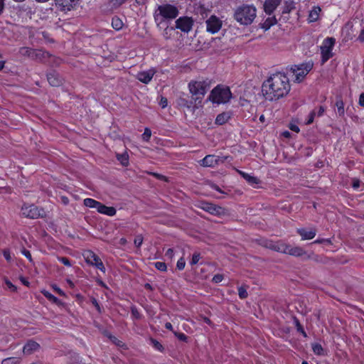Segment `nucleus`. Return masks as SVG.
Instances as JSON below:
<instances>
[{
	"mask_svg": "<svg viewBox=\"0 0 364 364\" xmlns=\"http://www.w3.org/2000/svg\"><path fill=\"white\" fill-rule=\"evenodd\" d=\"M112 26L116 31H119L123 27V22L118 16H114L112 19Z\"/></svg>",
	"mask_w": 364,
	"mask_h": 364,
	"instance_id": "473e14b6",
	"label": "nucleus"
},
{
	"mask_svg": "<svg viewBox=\"0 0 364 364\" xmlns=\"http://www.w3.org/2000/svg\"><path fill=\"white\" fill-rule=\"evenodd\" d=\"M287 244L282 241H274L273 245H272V250L280 253L285 254Z\"/></svg>",
	"mask_w": 364,
	"mask_h": 364,
	"instance_id": "bb28decb",
	"label": "nucleus"
},
{
	"mask_svg": "<svg viewBox=\"0 0 364 364\" xmlns=\"http://www.w3.org/2000/svg\"><path fill=\"white\" fill-rule=\"evenodd\" d=\"M21 214L23 217L30 219L43 218L46 216V212L43 208H38L34 204H23L21 207Z\"/></svg>",
	"mask_w": 364,
	"mask_h": 364,
	"instance_id": "423d86ee",
	"label": "nucleus"
},
{
	"mask_svg": "<svg viewBox=\"0 0 364 364\" xmlns=\"http://www.w3.org/2000/svg\"><path fill=\"white\" fill-rule=\"evenodd\" d=\"M357 40L358 41H360V43H363L364 42V28H363L357 38Z\"/></svg>",
	"mask_w": 364,
	"mask_h": 364,
	"instance_id": "69168bd1",
	"label": "nucleus"
},
{
	"mask_svg": "<svg viewBox=\"0 0 364 364\" xmlns=\"http://www.w3.org/2000/svg\"><path fill=\"white\" fill-rule=\"evenodd\" d=\"M194 21L192 17L181 16L175 21V28L183 33H188L192 30Z\"/></svg>",
	"mask_w": 364,
	"mask_h": 364,
	"instance_id": "9b49d317",
	"label": "nucleus"
},
{
	"mask_svg": "<svg viewBox=\"0 0 364 364\" xmlns=\"http://www.w3.org/2000/svg\"><path fill=\"white\" fill-rule=\"evenodd\" d=\"M47 80L53 87H59L63 83V78L55 70H52L47 74Z\"/></svg>",
	"mask_w": 364,
	"mask_h": 364,
	"instance_id": "2eb2a0df",
	"label": "nucleus"
},
{
	"mask_svg": "<svg viewBox=\"0 0 364 364\" xmlns=\"http://www.w3.org/2000/svg\"><path fill=\"white\" fill-rule=\"evenodd\" d=\"M321 9L319 6H314L313 9L310 11L309 15V21L310 22H315L319 18V14L321 12Z\"/></svg>",
	"mask_w": 364,
	"mask_h": 364,
	"instance_id": "cd10ccee",
	"label": "nucleus"
},
{
	"mask_svg": "<svg viewBox=\"0 0 364 364\" xmlns=\"http://www.w3.org/2000/svg\"><path fill=\"white\" fill-rule=\"evenodd\" d=\"M117 158L118 161H119L120 163L123 166H127L128 165V164H129V157H128L127 154H117Z\"/></svg>",
	"mask_w": 364,
	"mask_h": 364,
	"instance_id": "4c0bfd02",
	"label": "nucleus"
},
{
	"mask_svg": "<svg viewBox=\"0 0 364 364\" xmlns=\"http://www.w3.org/2000/svg\"><path fill=\"white\" fill-rule=\"evenodd\" d=\"M132 315L136 319H140L141 317V314L139 312L136 306H133L131 307Z\"/></svg>",
	"mask_w": 364,
	"mask_h": 364,
	"instance_id": "49530a36",
	"label": "nucleus"
},
{
	"mask_svg": "<svg viewBox=\"0 0 364 364\" xmlns=\"http://www.w3.org/2000/svg\"><path fill=\"white\" fill-rule=\"evenodd\" d=\"M39 348L40 345L37 342L30 340L24 345L23 352L24 354L30 355L38 350Z\"/></svg>",
	"mask_w": 364,
	"mask_h": 364,
	"instance_id": "4be33fe9",
	"label": "nucleus"
},
{
	"mask_svg": "<svg viewBox=\"0 0 364 364\" xmlns=\"http://www.w3.org/2000/svg\"><path fill=\"white\" fill-rule=\"evenodd\" d=\"M313 352L317 355H324V350L321 344L314 343L311 345Z\"/></svg>",
	"mask_w": 364,
	"mask_h": 364,
	"instance_id": "f704fd0d",
	"label": "nucleus"
},
{
	"mask_svg": "<svg viewBox=\"0 0 364 364\" xmlns=\"http://www.w3.org/2000/svg\"><path fill=\"white\" fill-rule=\"evenodd\" d=\"M257 16L255 6L242 4L237 6L234 11V18L240 25L248 26L252 23Z\"/></svg>",
	"mask_w": 364,
	"mask_h": 364,
	"instance_id": "f03ea898",
	"label": "nucleus"
},
{
	"mask_svg": "<svg viewBox=\"0 0 364 364\" xmlns=\"http://www.w3.org/2000/svg\"><path fill=\"white\" fill-rule=\"evenodd\" d=\"M200 259V254L198 252H195L193 254L192 259L190 262V264L191 265L196 264L198 262Z\"/></svg>",
	"mask_w": 364,
	"mask_h": 364,
	"instance_id": "37998d69",
	"label": "nucleus"
},
{
	"mask_svg": "<svg viewBox=\"0 0 364 364\" xmlns=\"http://www.w3.org/2000/svg\"><path fill=\"white\" fill-rule=\"evenodd\" d=\"M224 277L223 274H217L215 275H214V277H213L212 279V281L214 283H220L223 281Z\"/></svg>",
	"mask_w": 364,
	"mask_h": 364,
	"instance_id": "603ef678",
	"label": "nucleus"
},
{
	"mask_svg": "<svg viewBox=\"0 0 364 364\" xmlns=\"http://www.w3.org/2000/svg\"><path fill=\"white\" fill-rule=\"evenodd\" d=\"M174 335L177 338L181 341L186 342L188 340V336L183 333H179L176 331H173Z\"/></svg>",
	"mask_w": 364,
	"mask_h": 364,
	"instance_id": "a18cd8bd",
	"label": "nucleus"
},
{
	"mask_svg": "<svg viewBox=\"0 0 364 364\" xmlns=\"http://www.w3.org/2000/svg\"><path fill=\"white\" fill-rule=\"evenodd\" d=\"M316 114V110L315 109L312 110L310 112V114H309V118H308V120L306 122V124H311V123H313Z\"/></svg>",
	"mask_w": 364,
	"mask_h": 364,
	"instance_id": "3c124183",
	"label": "nucleus"
},
{
	"mask_svg": "<svg viewBox=\"0 0 364 364\" xmlns=\"http://www.w3.org/2000/svg\"><path fill=\"white\" fill-rule=\"evenodd\" d=\"M149 343L153 346V348L160 352H163L164 350V348L162 344L153 338H149Z\"/></svg>",
	"mask_w": 364,
	"mask_h": 364,
	"instance_id": "c9c22d12",
	"label": "nucleus"
},
{
	"mask_svg": "<svg viewBox=\"0 0 364 364\" xmlns=\"http://www.w3.org/2000/svg\"><path fill=\"white\" fill-rule=\"evenodd\" d=\"M273 243H274V241H272V240H264L262 242V246L272 250V245H273Z\"/></svg>",
	"mask_w": 364,
	"mask_h": 364,
	"instance_id": "4d7b16f0",
	"label": "nucleus"
},
{
	"mask_svg": "<svg viewBox=\"0 0 364 364\" xmlns=\"http://www.w3.org/2000/svg\"><path fill=\"white\" fill-rule=\"evenodd\" d=\"M277 23V20L274 16L267 18L264 23L261 24V28L264 31L269 30L272 26Z\"/></svg>",
	"mask_w": 364,
	"mask_h": 364,
	"instance_id": "c85d7f7f",
	"label": "nucleus"
},
{
	"mask_svg": "<svg viewBox=\"0 0 364 364\" xmlns=\"http://www.w3.org/2000/svg\"><path fill=\"white\" fill-rule=\"evenodd\" d=\"M178 13V8L173 5H159L154 13V20L158 27H161V25L168 23L169 20L176 18Z\"/></svg>",
	"mask_w": 364,
	"mask_h": 364,
	"instance_id": "7ed1b4c3",
	"label": "nucleus"
},
{
	"mask_svg": "<svg viewBox=\"0 0 364 364\" xmlns=\"http://www.w3.org/2000/svg\"><path fill=\"white\" fill-rule=\"evenodd\" d=\"M143 242V237L141 235H137L134 238V243L136 247H140Z\"/></svg>",
	"mask_w": 364,
	"mask_h": 364,
	"instance_id": "8fccbe9b",
	"label": "nucleus"
},
{
	"mask_svg": "<svg viewBox=\"0 0 364 364\" xmlns=\"http://www.w3.org/2000/svg\"><path fill=\"white\" fill-rule=\"evenodd\" d=\"M238 295L239 297L242 299H246L248 296L247 289L245 287H240L238 288Z\"/></svg>",
	"mask_w": 364,
	"mask_h": 364,
	"instance_id": "a19ab883",
	"label": "nucleus"
},
{
	"mask_svg": "<svg viewBox=\"0 0 364 364\" xmlns=\"http://www.w3.org/2000/svg\"><path fill=\"white\" fill-rule=\"evenodd\" d=\"M97 212L102 214L107 215L108 216H114L117 210L114 207H108L105 205L102 204V203H100V205L97 208Z\"/></svg>",
	"mask_w": 364,
	"mask_h": 364,
	"instance_id": "b1692460",
	"label": "nucleus"
},
{
	"mask_svg": "<svg viewBox=\"0 0 364 364\" xmlns=\"http://www.w3.org/2000/svg\"><path fill=\"white\" fill-rule=\"evenodd\" d=\"M5 284L6 287L10 289V291L15 292L17 291V287L14 285L9 280L6 279L5 281Z\"/></svg>",
	"mask_w": 364,
	"mask_h": 364,
	"instance_id": "864d4df0",
	"label": "nucleus"
},
{
	"mask_svg": "<svg viewBox=\"0 0 364 364\" xmlns=\"http://www.w3.org/2000/svg\"><path fill=\"white\" fill-rule=\"evenodd\" d=\"M167 105H168V100H167L166 97H161L160 99V101H159V105L162 108H165L167 106Z\"/></svg>",
	"mask_w": 364,
	"mask_h": 364,
	"instance_id": "052dcab7",
	"label": "nucleus"
},
{
	"mask_svg": "<svg viewBox=\"0 0 364 364\" xmlns=\"http://www.w3.org/2000/svg\"><path fill=\"white\" fill-rule=\"evenodd\" d=\"M232 97L230 88L227 86L218 85L210 92L208 100L213 103L225 104Z\"/></svg>",
	"mask_w": 364,
	"mask_h": 364,
	"instance_id": "20e7f679",
	"label": "nucleus"
},
{
	"mask_svg": "<svg viewBox=\"0 0 364 364\" xmlns=\"http://www.w3.org/2000/svg\"><path fill=\"white\" fill-rule=\"evenodd\" d=\"M294 321L295 326H296V330H297L299 332H300V333L304 336V337H305V338H306V337H307V335H306V332H305V331H304V329L303 326H301V324L300 323V322H299V319H298V318H294Z\"/></svg>",
	"mask_w": 364,
	"mask_h": 364,
	"instance_id": "ea45409f",
	"label": "nucleus"
},
{
	"mask_svg": "<svg viewBox=\"0 0 364 364\" xmlns=\"http://www.w3.org/2000/svg\"><path fill=\"white\" fill-rule=\"evenodd\" d=\"M325 111V108L323 106H320L319 108H318V112H316V116L317 115L318 117H321L323 115V112Z\"/></svg>",
	"mask_w": 364,
	"mask_h": 364,
	"instance_id": "338daca9",
	"label": "nucleus"
},
{
	"mask_svg": "<svg viewBox=\"0 0 364 364\" xmlns=\"http://www.w3.org/2000/svg\"><path fill=\"white\" fill-rule=\"evenodd\" d=\"M295 9V2L294 0H288L284 2L282 8V14H289L291 11Z\"/></svg>",
	"mask_w": 364,
	"mask_h": 364,
	"instance_id": "c756f323",
	"label": "nucleus"
},
{
	"mask_svg": "<svg viewBox=\"0 0 364 364\" xmlns=\"http://www.w3.org/2000/svg\"><path fill=\"white\" fill-rule=\"evenodd\" d=\"M314 64L312 62L302 63L299 65H294L291 68V70L295 75V81L300 82L303 80L304 77L313 68Z\"/></svg>",
	"mask_w": 364,
	"mask_h": 364,
	"instance_id": "1a4fd4ad",
	"label": "nucleus"
},
{
	"mask_svg": "<svg viewBox=\"0 0 364 364\" xmlns=\"http://www.w3.org/2000/svg\"><path fill=\"white\" fill-rule=\"evenodd\" d=\"M20 360L16 357H10L2 360L1 364H19Z\"/></svg>",
	"mask_w": 364,
	"mask_h": 364,
	"instance_id": "58836bf2",
	"label": "nucleus"
},
{
	"mask_svg": "<svg viewBox=\"0 0 364 364\" xmlns=\"http://www.w3.org/2000/svg\"><path fill=\"white\" fill-rule=\"evenodd\" d=\"M209 87L208 83L205 81H191L188 83L190 93L195 102L200 104Z\"/></svg>",
	"mask_w": 364,
	"mask_h": 364,
	"instance_id": "39448f33",
	"label": "nucleus"
},
{
	"mask_svg": "<svg viewBox=\"0 0 364 364\" xmlns=\"http://www.w3.org/2000/svg\"><path fill=\"white\" fill-rule=\"evenodd\" d=\"M100 202L97 201L92 198H85L83 200V204L85 206L91 208H95L97 210L98 208V206L100 205Z\"/></svg>",
	"mask_w": 364,
	"mask_h": 364,
	"instance_id": "2f4dec72",
	"label": "nucleus"
},
{
	"mask_svg": "<svg viewBox=\"0 0 364 364\" xmlns=\"http://www.w3.org/2000/svg\"><path fill=\"white\" fill-rule=\"evenodd\" d=\"M220 159L214 155H208L202 160V165L206 167H215L219 164Z\"/></svg>",
	"mask_w": 364,
	"mask_h": 364,
	"instance_id": "412c9836",
	"label": "nucleus"
},
{
	"mask_svg": "<svg viewBox=\"0 0 364 364\" xmlns=\"http://www.w3.org/2000/svg\"><path fill=\"white\" fill-rule=\"evenodd\" d=\"M21 253L30 261L32 262V257L31 252L26 248L21 250Z\"/></svg>",
	"mask_w": 364,
	"mask_h": 364,
	"instance_id": "5fc2aeb1",
	"label": "nucleus"
},
{
	"mask_svg": "<svg viewBox=\"0 0 364 364\" xmlns=\"http://www.w3.org/2000/svg\"><path fill=\"white\" fill-rule=\"evenodd\" d=\"M176 103L178 107L182 108H187L192 112H194L198 108V102H195L192 96L189 99L188 95L182 94L176 100Z\"/></svg>",
	"mask_w": 364,
	"mask_h": 364,
	"instance_id": "9d476101",
	"label": "nucleus"
},
{
	"mask_svg": "<svg viewBox=\"0 0 364 364\" xmlns=\"http://www.w3.org/2000/svg\"><path fill=\"white\" fill-rule=\"evenodd\" d=\"M281 1L282 0H267L264 4V10L265 13L271 15L280 4Z\"/></svg>",
	"mask_w": 364,
	"mask_h": 364,
	"instance_id": "aec40b11",
	"label": "nucleus"
},
{
	"mask_svg": "<svg viewBox=\"0 0 364 364\" xmlns=\"http://www.w3.org/2000/svg\"><path fill=\"white\" fill-rule=\"evenodd\" d=\"M42 294L46 299H48L49 301H52L53 303L56 304H61V301L56 296L53 295L49 291H48L46 290H43V291H42Z\"/></svg>",
	"mask_w": 364,
	"mask_h": 364,
	"instance_id": "72a5a7b5",
	"label": "nucleus"
},
{
	"mask_svg": "<svg viewBox=\"0 0 364 364\" xmlns=\"http://www.w3.org/2000/svg\"><path fill=\"white\" fill-rule=\"evenodd\" d=\"M165 255L168 258L171 259L173 256V250L172 248H169L166 250Z\"/></svg>",
	"mask_w": 364,
	"mask_h": 364,
	"instance_id": "0e129e2a",
	"label": "nucleus"
},
{
	"mask_svg": "<svg viewBox=\"0 0 364 364\" xmlns=\"http://www.w3.org/2000/svg\"><path fill=\"white\" fill-rule=\"evenodd\" d=\"M238 173L249 184L255 187L257 185L259 184L261 182L258 178L254 176H251L249 173H247L244 171H238Z\"/></svg>",
	"mask_w": 364,
	"mask_h": 364,
	"instance_id": "5701e85b",
	"label": "nucleus"
},
{
	"mask_svg": "<svg viewBox=\"0 0 364 364\" xmlns=\"http://www.w3.org/2000/svg\"><path fill=\"white\" fill-rule=\"evenodd\" d=\"M296 232L303 240L313 239L316 235V230L315 228H310L309 230L299 228Z\"/></svg>",
	"mask_w": 364,
	"mask_h": 364,
	"instance_id": "a211bd4d",
	"label": "nucleus"
},
{
	"mask_svg": "<svg viewBox=\"0 0 364 364\" xmlns=\"http://www.w3.org/2000/svg\"><path fill=\"white\" fill-rule=\"evenodd\" d=\"M154 74H155V72L153 70H149L147 71H142V72H139L137 74L136 78L140 82L147 84L151 80Z\"/></svg>",
	"mask_w": 364,
	"mask_h": 364,
	"instance_id": "6ab92c4d",
	"label": "nucleus"
},
{
	"mask_svg": "<svg viewBox=\"0 0 364 364\" xmlns=\"http://www.w3.org/2000/svg\"><path fill=\"white\" fill-rule=\"evenodd\" d=\"M359 105L364 107V92L361 93L359 97Z\"/></svg>",
	"mask_w": 364,
	"mask_h": 364,
	"instance_id": "774afa93",
	"label": "nucleus"
},
{
	"mask_svg": "<svg viewBox=\"0 0 364 364\" xmlns=\"http://www.w3.org/2000/svg\"><path fill=\"white\" fill-rule=\"evenodd\" d=\"M154 267L161 272H166L167 269V266L164 262H156L154 263Z\"/></svg>",
	"mask_w": 364,
	"mask_h": 364,
	"instance_id": "79ce46f5",
	"label": "nucleus"
},
{
	"mask_svg": "<svg viewBox=\"0 0 364 364\" xmlns=\"http://www.w3.org/2000/svg\"><path fill=\"white\" fill-rule=\"evenodd\" d=\"M78 1L79 0H54L55 7L65 13L73 10Z\"/></svg>",
	"mask_w": 364,
	"mask_h": 364,
	"instance_id": "ddd939ff",
	"label": "nucleus"
},
{
	"mask_svg": "<svg viewBox=\"0 0 364 364\" xmlns=\"http://www.w3.org/2000/svg\"><path fill=\"white\" fill-rule=\"evenodd\" d=\"M52 287H53V289H54V291L55 292H57L59 295H60L62 296H65V292L63 290H61L57 285L54 284Z\"/></svg>",
	"mask_w": 364,
	"mask_h": 364,
	"instance_id": "680f3d73",
	"label": "nucleus"
},
{
	"mask_svg": "<svg viewBox=\"0 0 364 364\" xmlns=\"http://www.w3.org/2000/svg\"><path fill=\"white\" fill-rule=\"evenodd\" d=\"M205 24H206V31L208 33L214 34L220 30L222 25H223V21L219 17H218L215 15H211L205 21Z\"/></svg>",
	"mask_w": 364,
	"mask_h": 364,
	"instance_id": "f8f14e48",
	"label": "nucleus"
},
{
	"mask_svg": "<svg viewBox=\"0 0 364 364\" xmlns=\"http://www.w3.org/2000/svg\"><path fill=\"white\" fill-rule=\"evenodd\" d=\"M149 174L154 176L156 178H157L159 180L168 181L167 177L164 175H161L160 173H155V172H150Z\"/></svg>",
	"mask_w": 364,
	"mask_h": 364,
	"instance_id": "09e8293b",
	"label": "nucleus"
},
{
	"mask_svg": "<svg viewBox=\"0 0 364 364\" xmlns=\"http://www.w3.org/2000/svg\"><path fill=\"white\" fill-rule=\"evenodd\" d=\"M289 77L283 73L272 75L265 80L262 91L267 100L274 101L285 97L290 91Z\"/></svg>",
	"mask_w": 364,
	"mask_h": 364,
	"instance_id": "f257e3e1",
	"label": "nucleus"
},
{
	"mask_svg": "<svg viewBox=\"0 0 364 364\" xmlns=\"http://www.w3.org/2000/svg\"><path fill=\"white\" fill-rule=\"evenodd\" d=\"M160 28H164L162 36L166 40H169L173 37L174 33L175 27L168 26V23L161 25Z\"/></svg>",
	"mask_w": 364,
	"mask_h": 364,
	"instance_id": "393cba45",
	"label": "nucleus"
},
{
	"mask_svg": "<svg viewBox=\"0 0 364 364\" xmlns=\"http://www.w3.org/2000/svg\"><path fill=\"white\" fill-rule=\"evenodd\" d=\"M58 259L64 265L68 266V267H70L71 266V263H70V262L68 258H67L65 257H59Z\"/></svg>",
	"mask_w": 364,
	"mask_h": 364,
	"instance_id": "6e6d98bb",
	"label": "nucleus"
},
{
	"mask_svg": "<svg viewBox=\"0 0 364 364\" xmlns=\"http://www.w3.org/2000/svg\"><path fill=\"white\" fill-rule=\"evenodd\" d=\"M336 39L333 37L325 38L321 46V64H324L333 57L332 50L335 45Z\"/></svg>",
	"mask_w": 364,
	"mask_h": 364,
	"instance_id": "6e6552de",
	"label": "nucleus"
},
{
	"mask_svg": "<svg viewBox=\"0 0 364 364\" xmlns=\"http://www.w3.org/2000/svg\"><path fill=\"white\" fill-rule=\"evenodd\" d=\"M231 117L230 112H223L219 114L215 119V124L218 125H223L225 124Z\"/></svg>",
	"mask_w": 364,
	"mask_h": 364,
	"instance_id": "a878e982",
	"label": "nucleus"
},
{
	"mask_svg": "<svg viewBox=\"0 0 364 364\" xmlns=\"http://www.w3.org/2000/svg\"><path fill=\"white\" fill-rule=\"evenodd\" d=\"M336 106L339 116H343L345 114L344 103L341 97L336 98Z\"/></svg>",
	"mask_w": 364,
	"mask_h": 364,
	"instance_id": "7c9ffc66",
	"label": "nucleus"
},
{
	"mask_svg": "<svg viewBox=\"0 0 364 364\" xmlns=\"http://www.w3.org/2000/svg\"><path fill=\"white\" fill-rule=\"evenodd\" d=\"M186 265V261L183 257H181L176 264V267L178 270H183Z\"/></svg>",
	"mask_w": 364,
	"mask_h": 364,
	"instance_id": "de8ad7c7",
	"label": "nucleus"
},
{
	"mask_svg": "<svg viewBox=\"0 0 364 364\" xmlns=\"http://www.w3.org/2000/svg\"><path fill=\"white\" fill-rule=\"evenodd\" d=\"M92 303L93 304V305L95 306L97 311L100 314L102 313V309L99 304V303L97 302V301L95 299H93L92 301Z\"/></svg>",
	"mask_w": 364,
	"mask_h": 364,
	"instance_id": "e2e57ef3",
	"label": "nucleus"
},
{
	"mask_svg": "<svg viewBox=\"0 0 364 364\" xmlns=\"http://www.w3.org/2000/svg\"><path fill=\"white\" fill-rule=\"evenodd\" d=\"M50 57V54L42 49H33L31 53V60L39 62H43L46 59Z\"/></svg>",
	"mask_w": 364,
	"mask_h": 364,
	"instance_id": "f3484780",
	"label": "nucleus"
},
{
	"mask_svg": "<svg viewBox=\"0 0 364 364\" xmlns=\"http://www.w3.org/2000/svg\"><path fill=\"white\" fill-rule=\"evenodd\" d=\"M289 255L299 257L306 255V252L301 247L299 246H291L290 245H287L286 253Z\"/></svg>",
	"mask_w": 364,
	"mask_h": 364,
	"instance_id": "dca6fc26",
	"label": "nucleus"
},
{
	"mask_svg": "<svg viewBox=\"0 0 364 364\" xmlns=\"http://www.w3.org/2000/svg\"><path fill=\"white\" fill-rule=\"evenodd\" d=\"M127 0H112V6L114 8L119 7L122 4H123Z\"/></svg>",
	"mask_w": 364,
	"mask_h": 364,
	"instance_id": "bf43d9fd",
	"label": "nucleus"
},
{
	"mask_svg": "<svg viewBox=\"0 0 364 364\" xmlns=\"http://www.w3.org/2000/svg\"><path fill=\"white\" fill-rule=\"evenodd\" d=\"M86 261L92 266H95L102 272H105V267L101 259L93 252H90L87 256Z\"/></svg>",
	"mask_w": 364,
	"mask_h": 364,
	"instance_id": "4468645a",
	"label": "nucleus"
},
{
	"mask_svg": "<svg viewBox=\"0 0 364 364\" xmlns=\"http://www.w3.org/2000/svg\"><path fill=\"white\" fill-rule=\"evenodd\" d=\"M3 255L7 262H11V257L9 250L5 249L3 250Z\"/></svg>",
	"mask_w": 364,
	"mask_h": 364,
	"instance_id": "13d9d810",
	"label": "nucleus"
},
{
	"mask_svg": "<svg viewBox=\"0 0 364 364\" xmlns=\"http://www.w3.org/2000/svg\"><path fill=\"white\" fill-rule=\"evenodd\" d=\"M151 136V131L149 128H145L144 132L142 134V139L145 141H149Z\"/></svg>",
	"mask_w": 364,
	"mask_h": 364,
	"instance_id": "c03bdc74",
	"label": "nucleus"
},
{
	"mask_svg": "<svg viewBox=\"0 0 364 364\" xmlns=\"http://www.w3.org/2000/svg\"><path fill=\"white\" fill-rule=\"evenodd\" d=\"M33 50V48H31L28 47H22L19 49V53L21 55L27 56L29 58L31 57V53Z\"/></svg>",
	"mask_w": 364,
	"mask_h": 364,
	"instance_id": "e433bc0d",
	"label": "nucleus"
},
{
	"mask_svg": "<svg viewBox=\"0 0 364 364\" xmlns=\"http://www.w3.org/2000/svg\"><path fill=\"white\" fill-rule=\"evenodd\" d=\"M198 208L215 216H225L228 215V210L226 208L205 200L200 201Z\"/></svg>",
	"mask_w": 364,
	"mask_h": 364,
	"instance_id": "0eeeda50",
	"label": "nucleus"
}]
</instances>
